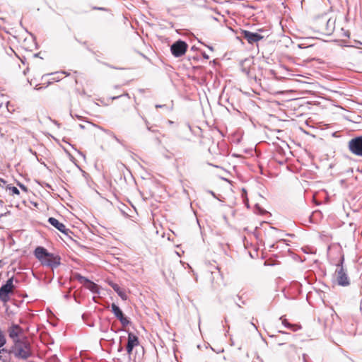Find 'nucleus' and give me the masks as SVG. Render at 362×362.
Masks as SVG:
<instances>
[{
	"label": "nucleus",
	"mask_w": 362,
	"mask_h": 362,
	"mask_svg": "<svg viewBox=\"0 0 362 362\" xmlns=\"http://www.w3.org/2000/svg\"><path fill=\"white\" fill-rule=\"evenodd\" d=\"M34 255L42 266L55 269L61 264V257L59 255L50 253L41 246L37 247L34 250Z\"/></svg>",
	"instance_id": "f257e3e1"
},
{
	"label": "nucleus",
	"mask_w": 362,
	"mask_h": 362,
	"mask_svg": "<svg viewBox=\"0 0 362 362\" xmlns=\"http://www.w3.org/2000/svg\"><path fill=\"white\" fill-rule=\"evenodd\" d=\"M9 354H13L18 359L26 360L33 355L31 346L27 337H23L20 341L13 342V345L9 350Z\"/></svg>",
	"instance_id": "f03ea898"
},
{
	"label": "nucleus",
	"mask_w": 362,
	"mask_h": 362,
	"mask_svg": "<svg viewBox=\"0 0 362 362\" xmlns=\"http://www.w3.org/2000/svg\"><path fill=\"white\" fill-rule=\"evenodd\" d=\"M344 257L340 262L337 264V269L334 272V281L341 286H348L350 284V280L346 270L343 267Z\"/></svg>",
	"instance_id": "7ed1b4c3"
},
{
	"label": "nucleus",
	"mask_w": 362,
	"mask_h": 362,
	"mask_svg": "<svg viewBox=\"0 0 362 362\" xmlns=\"http://www.w3.org/2000/svg\"><path fill=\"white\" fill-rule=\"evenodd\" d=\"M319 26L317 27V30L320 33L329 35L331 34L335 27V19H333L332 18L329 19H326L324 18H319L316 22Z\"/></svg>",
	"instance_id": "20e7f679"
},
{
	"label": "nucleus",
	"mask_w": 362,
	"mask_h": 362,
	"mask_svg": "<svg viewBox=\"0 0 362 362\" xmlns=\"http://www.w3.org/2000/svg\"><path fill=\"white\" fill-rule=\"evenodd\" d=\"M13 281V278L11 277L0 288V300L4 303H7L10 299L9 295L14 293L15 287Z\"/></svg>",
	"instance_id": "39448f33"
},
{
	"label": "nucleus",
	"mask_w": 362,
	"mask_h": 362,
	"mask_svg": "<svg viewBox=\"0 0 362 362\" xmlns=\"http://www.w3.org/2000/svg\"><path fill=\"white\" fill-rule=\"evenodd\" d=\"M348 148L352 154L362 157V136L349 140L348 142Z\"/></svg>",
	"instance_id": "423d86ee"
},
{
	"label": "nucleus",
	"mask_w": 362,
	"mask_h": 362,
	"mask_svg": "<svg viewBox=\"0 0 362 362\" xmlns=\"http://www.w3.org/2000/svg\"><path fill=\"white\" fill-rule=\"evenodd\" d=\"M187 47L188 45L185 42L178 40L171 45L170 50L173 56L180 57L186 53Z\"/></svg>",
	"instance_id": "0eeeda50"
},
{
	"label": "nucleus",
	"mask_w": 362,
	"mask_h": 362,
	"mask_svg": "<svg viewBox=\"0 0 362 362\" xmlns=\"http://www.w3.org/2000/svg\"><path fill=\"white\" fill-rule=\"evenodd\" d=\"M8 332L9 337L15 342L16 341L21 340L19 337L23 334V330L19 325L13 324L8 328Z\"/></svg>",
	"instance_id": "6e6552de"
},
{
	"label": "nucleus",
	"mask_w": 362,
	"mask_h": 362,
	"mask_svg": "<svg viewBox=\"0 0 362 362\" xmlns=\"http://www.w3.org/2000/svg\"><path fill=\"white\" fill-rule=\"evenodd\" d=\"M243 37L247 40L248 43L253 44L255 42H257L262 39L264 38V37L257 33H252L248 30H243L242 31Z\"/></svg>",
	"instance_id": "1a4fd4ad"
},
{
	"label": "nucleus",
	"mask_w": 362,
	"mask_h": 362,
	"mask_svg": "<svg viewBox=\"0 0 362 362\" xmlns=\"http://www.w3.org/2000/svg\"><path fill=\"white\" fill-rule=\"evenodd\" d=\"M48 222L53 227H54L55 228L59 230L62 233H64L65 235H68V233L69 232V229L66 228V226L63 223L59 221L57 218L50 217L48 218Z\"/></svg>",
	"instance_id": "9d476101"
},
{
	"label": "nucleus",
	"mask_w": 362,
	"mask_h": 362,
	"mask_svg": "<svg viewBox=\"0 0 362 362\" xmlns=\"http://www.w3.org/2000/svg\"><path fill=\"white\" fill-rule=\"evenodd\" d=\"M139 344L138 337L133 333H129L128 342L127 345V351L131 354L134 347L138 346Z\"/></svg>",
	"instance_id": "9b49d317"
},
{
	"label": "nucleus",
	"mask_w": 362,
	"mask_h": 362,
	"mask_svg": "<svg viewBox=\"0 0 362 362\" xmlns=\"http://www.w3.org/2000/svg\"><path fill=\"white\" fill-rule=\"evenodd\" d=\"M162 273L167 280L175 279V274L170 264H162Z\"/></svg>",
	"instance_id": "f8f14e48"
},
{
	"label": "nucleus",
	"mask_w": 362,
	"mask_h": 362,
	"mask_svg": "<svg viewBox=\"0 0 362 362\" xmlns=\"http://www.w3.org/2000/svg\"><path fill=\"white\" fill-rule=\"evenodd\" d=\"M109 285L113 288V290L122 298L123 300H127V296L125 292L121 289L119 286L114 282L110 281Z\"/></svg>",
	"instance_id": "ddd939ff"
},
{
	"label": "nucleus",
	"mask_w": 362,
	"mask_h": 362,
	"mask_svg": "<svg viewBox=\"0 0 362 362\" xmlns=\"http://www.w3.org/2000/svg\"><path fill=\"white\" fill-rule=\"evenodd\" d=\"M85 286L92 292L98 293V286L93 281L88 280V282L86 284Z\"/></svg>",
	"instance_id": "4468645a"
},
{
	"label": "nucleus",
	"mask_w": 362,
	"mask_h": 362,
	"mask_svg": "<svg viewBox=\"0 0 362 362\" xmlns=\"http://www.w3.org/2000/svg\"><path fill=\"white\" fill-rule=\"evenodd\" d=\"M117 318L120 321L123 326H127L130 322L129 320L124 316L122 312L119 314L118 316H117Z\"/></svg>",
	"instance_id": "2eb2a0df"
},
{
	"label": "nucleus",
	"mask_w": 362,
	"mask_h": 362,
	"mask_svg": "<svg viewBox=\"0 0 362 362\" xmlns=\"http://www.w3.org/2000/svg\"><path fill=\"white\" fill-rule=\"evenodd\" d=\"M117 318L120 321L123 326H127L130 322L129 320L124 316L122 312L119 314L118 316H117Z\"/></svg>",
	"instance_id": "dca6fc26"
},
{
	"label": "nucleus",
	"mask_w": 362,
	"mask_h": 362,
	"mask_svg": "<svg viewBox=\"0 0 362 362\" xmlns=\"http://www.w3.org/2000/svg\"><path fill=\"white\" fill-rule=\"evenodd\" d=\"M9 351H7L6 349H0V360L3 362H7V355H9Z\"/></svg>",
	"instance_id": "f3484780"
},
{
	"label": "nucleus",
	"mask_w": 362,
	"mask_h": 362,
	"mask_svg": "<svg viewBox=\"0 0 362 362\" xmlns=\"http://www.w3.org/2000/svg\"><path fill=\"white\" fill-rule=\"evenodd\" d=\"M6 190H8L9 192V194L11 195H19L20 194V192L18 189V188L16 187H13V186L8 185L6 187Z\"/></svg>",
	"instance_id": "a211bd4d"
},
{
	"label": "nucleus",
	"mask_w": 362,
	"mask_h": 362,
	"mask_svg": "<svg viewBox=\"0 0 362 362\" xmlns=\"http://www.w3.org/2000/svg\"><path fill=\"white\" fill-rule=\"evenodd\" d=\"M74 276L76 280H78L84 286H85L86 284L88 282V281L89 280V279H86V277L81 276L79 274H75Z\"/></svg>",
	"instance_id": "6ab92c4d"
},
{
	"label": "nucleus",
	"mask_w": 362,
	"mask_h": 362,
	"mask_svg": "<svg viewBox=\"0 0 362 362\" xmlns=\"http://www.w3.org/2000/svg\"><path fill=\"white\" fill-rule=\"evenodd\" d=\"M111 310L116 317L117 316H118L119 314H120L122 312L121 309L115 303H112Z\"/></svg>",
	"instance_id": "aec40b11"
},
{
	"label": "nucleus",
	"mask_w": 362,
	"mask_h": 362,
	"mask_svg": "<svg viewBox=\"0 0 362 362\" xmlns=\"http://www.w3.org/2000/svg\"><path fill=\"white\" fill-rule=\"evenodd\" d=\"M6 337L4 334V332H2V330L0 329V349L4 346V344H6Z\"/></svg>",
	"instance_id": "412c9836"
},
{
	"label": "nucleus",
	"mask_w": 362,
	"mask_h": 362,
	"mask_svg": "<svg viewBox=\"0 0 362 362\" xmlns=\"http://www.w3.org/2000/svg\"><path fill=\"white\" fill-rule=\"evenodd\" d=\"M281 320H282L283 325H284L285 326L288 327H292L293 330L297 329V325H291L290 323L288 322L286 319H281Z\"/></svg>",
	"instance_id": "4be33fe9"
},
{
	"label": "nucleus",
	"mask_w": 362,
	"mask_h": 362,
	"mask_svg": "<svg viewBox=\"0 0 362 362\" xmlns=\"http://www.w3.org/2000/svg\"><path fill=\"white\" fill-rule=\"evenodd\" d=\"M19 186L21 187V189L24 191L25 192H28V188L27 187H25V185H21V184H19Z\"/></svg>",
	"instance_id": "5701e85b"
},
{
	"label": "nucleus",
	"mask_w": 362,
	"mask_h": 362,
	"mask_svg": "<svg viewBox=\"0 0 362 362\" xmlns=\"http://www.w3.org/2000/svg\"><path fill=\"white\" fill-rule=\"evenodd\" d=\"M93 10H101V11H107V9L105 8H103V7H96V6H94L92 8Z\"/></svg>",
	"instance_id": "b1692460"
},
{
	"label": "nucleus",
	"mask_w": 362,
	"mask_h": 362,
	"mask_svg": "<svg viewBox=\"0 0 362 362\" xmlns=\"http://www.w3.org/2000/svg\"><path fill=\"white\" fill-rule=\"evenodd\" d=\"M291 348L294 349H296V347L293 345H291Z\"/></svg>",
	"instance_id": "393cba45"
}]
</instances>
